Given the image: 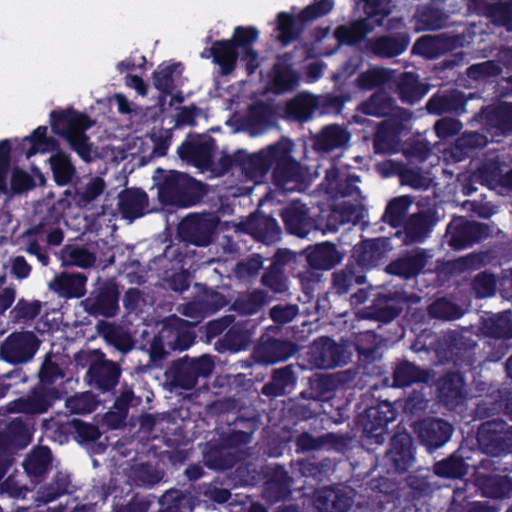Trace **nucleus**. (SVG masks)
I'll list each match as a JSON object with an SVG mask.
<instances>
[{
    "instance_id": "nucleus-25",
    "label": "nucleus",
    "mask_w": 512,
    "mask_h": 512,
    "mask_svg": "<svg viewBox=\"0 0 512 512\" xmlns=\"http://www.w3.org/2000/svg\"><path fill=\"white\" fill-rule=\"evenodd\" d=\"M260 32L255 26H237L234 28L231 42L240 53V61L245 63L248 76L256 72L260 66L259 53L254 43L259 39Z\"/></svg>"
},
{
    "instance_id": "nucleus-2",
    "label": "nucleus",
    "mask_w": 512,
    "mask_h": 512,
    "mask_svg": "<svg viewBox=\"0 0 512 512\" xmlns=\"http://www.w3.org/2000/svg\"><path fill=\"white\" fill-rule=\"evenodd\" d=\"M382 27L385 33L365 41L364 54L380 60H391L404 54L410 46L411 33L403 18L387 17Z\"/></svg>"
},
{
    "instance_id": "nucleus-48",
    "label": "nucleus",
    "mask_w": 512,
    "mask_h": 512,
    "mask_svg": "<svg viewBox=\"0 0 512 512\" xmlns=\"http://www.w3.org/2000/svg\"><path fill=\"white\" fill-rule=\"evenodd\" d=\"M247 231L257 241L270 245L281 238V228L276 219L267 215H257L247 221Z\"/></svg>"
},
{
    "instance_id": "nucleus-4",
    "label": "nucleus",
    "mask_w": 512,
    "mask_h": 512,
    "mask_svg": "<svg viewBox=\"0 0 512 512\" xmlns=\"http://www.w3.org/2000/svg\"><path fill=\"white\" fill-rule=\"evenodd\" d=\"M334 0H314L303 8L297 15L289 12L277 14V40L286 47L301 38L306 25L316 19L328 15L334 8Z\"/></svg>"
},
{
    "instance_id": "nucleus-3",
    "label": "nucleus",
    "mask_w": 512,
    "mask_h": 512,
    "mask_svg": "<svg viewBox=\"0 0 512 512\" xmlns=\"http://www.w3.org/2000/svg\"><path fill=\"white\" fill-rule=\"evenodd\" d=\"M205 185L186 173L170 171L158 184L162 203L187 208L199 203L205 194Z\"/></svg>"
},
{
    "instance_id": "nucleus-21",
    "label": "nucleus",
    "mask_w": 512,
    "mask_h": 512,
    "mask_svg": "<svg viewBox=\"0 0 512 512\" xmlns=\"http://www.w3.org/2000/svg\"><path fill=\"white\" fill-rule=\"evenodd\" d=\"M214 149V138L206 135H188L178 147L177 153L181 160L196 168L207 169L213 163Z\"/></svg>"
},
{
    "instance_id": "nucleus-46",
    "label": "nucleus",
    "mask_w": 512,
    "mask_h": 512,
    "mask_svg": "<svg viewBox=\"0 0 512 512\" xmlns=\"http://www.w3.org/2000/svg\"><path fill=\"white\" fill-rule=\"evenodd\" d=\"M429 372L407 359H396L392 379L393 387L405 388L418 383H427Z\"/></svg>"
},
{
    "instance_id": "nucleus-55",
    "label": "nucleus",
    "mask_w": 512,
    "mask_h": 512,
    "mask_svg": "<svg viewBox=\"0 0 512 512\" xmlns=\"http://www.w3.org/2000/svg\"><path fill=\"white\" fill-rule=\"evenodd\" d=\"M449 347L457 360L463 362L471 370L476 362V341L462 333L453 332L449 335Z\"/></svg>"
},
{
    "instance_id": "nucleus-43",
    "label": "nucleus",
    "mask_w": 512,
    "mask_h": 512,
    "mask_svg": "<svg viewBox=\"0 0 512 512\" xmlns=\"http://www.w3.org/2000/svg\"><path fill=\"white\" fill-rule=\"evenodd\" d=\"M61 214L54 208L49 209L40 221L25 231L27 237L46 234V242L50 246H59L63 242L64 232L60 228Z\"/></svg>"
},
{
    "instance_id": "nucleus-13",
    "label": "nucleus",
    "mask_w": 512,
    "mask_h": 512,
    "mask_svg": "<svg viewBox=\"0 0 512 512\" xmlns=\"http://www.w3.org/2000/svg\"><path fill=\"white\" fill-rule=\"evenodd\" d=\"M364 14V17L336 27L334 38L339 45L354 47L361 43L365 44L367 36L376 28L384 25L386 14H375L368 8H364Z\"/></svg>"
},
{
    "instance_id": "nucleus-5",
    "label": "nucleus",
    "mask_w": 512,
    "mask_h": 512,
    "mask_svg": "<svg viewBox=\"0 0 512 512\" xmlns=\"http://www.w3.org/2000/svg\"><path fill=\"white\" fill-rule=\"evenodd\" d=\"M334 0H314L303 8L297 15L289 12L277 14V40L286 47L301 38L306 25L316 19L328 15L334 8Z\"/></svg>"
},
{
    "instance_id": "nucleus-44",
    "label": "nucleus",
    "mask_w": 512,
    "mask_h": 512,
    "mask_svg": "<svg viewBox=\"0 0 512 512\" xmlns=\"http://www.w3.org/2000/svg\"><path fill=\"white\" fill-rule=\"evenodd\" d=\"M228 303L229 300L224 294L208 289L204 291L200 298L186 304L184 314L192 318L206 317L221 310Z\"/></svg>"
},
{
    "instance_id": "nucleus-58",
    "label": "nucleus",
    "mask_w": 512,
    "mask_h": 512,
    "mask_svg": "<svg viewBox=\"0 0 512 512\" xmlns=\"http://www.w3.org/2000/svg\"><path fill=\"white\" fill-rule=\"evenodd\" d=\"M317 109L318 99L315 96L300 94L287 102L285 113L290 119L305 122L312 118Z\"/></svg>"
},
{
    "instance_id": "nucleus-49",
    "label": "nucleus",
    "mask_w": 512,
    "mask_h": 512,
    "mask_svg": "<svg viewBox=\"0 0 512 512\" xmlns=\"http://www.w3.org/2000/svg\"><path fill=\"white\" fill-rule=\"evenodd\" d=\"M87 276L83 273H62L50 283V288L59 296L81 298L86 293Z\"/></svg>"
},
{
    "instance_id": "nucleus-41",
    "label": "nucleus",
    "mask_w": 512,
    "mask_h": 512,
    "mask_svg": "<svg viewBox=\"0 0 512 512\" xmlns=\"http://www.w3.org/2000/svg\"><path fill=\"white\" fill-rule=\"evenodd\" d=\"M343 259L337 246L329 241L306 248V260L310 267L317 270H330Z\"/></svg>"
},
{
    "instance_id": "nucleus-63",
    "label": "nucleus",
    "mask_w": 512,
    "mask_h": 512,
    "mask_svg": "<svg viewBox=\"0 0 512 512\" xmlns=\"http://www.w3.org/2000/svg\"><path fill=\"white\" fill-rule=\"evenodd\" d=\"M59 428L61 432L73 435L79 443L93 442L101 436L98 426L76 418L63 423Z\"/></svg>"
},
{
    "instance_id": "nucleus-10",
    "label": "nucleus",
    "mask_w": 512,
    "mask_h": 512,
    "mask_svg": "<svg viewBox=\"0 0 512 512\" xmlns=\"http://www.w3.org/2000/svg\"><path fill=\"white\" fill-rule=\"evenodd\" d=\"M214 368L215 363L209 355H201L198 358L186 355L172 362L166 376L172 387L191 390L200 377L210 376Z\"/></svg>"
},
{
    "instance_id": "nucleus-40",
    "label": "nucleus",
    "mask_w": 512,
    "mask_h": 512,
    "mask_svg": "<svg viewBox=\"0 0 512 512\" xmlns=\"http://www.w3.org/2000/svg\"><path fill=\"white\" fill-rule=\"evenodd\" d=\"M148 204V194L140 188L124 189L118 196V210L130 222L144 216Z\"/></svg>"
},
{
    "instance_id": "nucleus-32",
    "label": "nucleus",
    "mask_w": 512,
    "mask_h": 512,
    "mask_svg": "<svg viewBox=\"0 0 512 512\" xmlns=\"http://www.w3.org/2000/svg\"><path fill=\"white\" fill-rule=\"evenodd\" d=\"M296 452L306 453L318 451L323 448L343 451L347 448L349 438L346 435L328 432L320 436H313L309 432H303L296 437Z\"/></svg>"
},
{
    "instance_id": "nucleus-29",
    "label": "nucleus",
    "mask_w": 512,
    "mask_h": 512,
    "mask_svg": "<svg viewBox=\"0 0 512 512\" xmlns=\"http://www.w3.org/2000/svg\"><path fill=\"white\" fill-rule=\"evenodd\" d=\"M434 224L435 221L431 214L418 212L410 215L401 226L403 229L396 231L394 236L403 245L422 243L432 231Z\"/></svg>"
},
{
    "instance_id": "nucleus-28",
    "label": "nucleus",
    "mask_w": 512,
    "mask_h": 512,
    "mask_svg": "<svg viewBox=\"0 0 512 512\" xmlns=\"http://www.w3.org/2000/svg\"><path fill=\"white\" fill-rule=\"evenodd\" d=\"M286 231L300 238L306 237L315 229V222L309 214V208L300 202L293 201L280 213Z\"/></svg>"
},
{
    "instance_id": "nucleus-35",
    "label": "nucleus",
    "mask_w": 512,
    "mask_h": 512,
    "mask_svg": "<svg viewBox=\"0 0 512 512\" xmlns=\"http://www.w3.org/2000/svg\"><path fill=\"white\" fill-rule=\"evenodd\" d=\"M201 56L212 57L213 62L219 66L222 76L230 75L240 59V53L230 39L214 41L210 48L204 49Z\"/></svg>"
},
{
    "instance_id": "nucleus-57",
    "label": "nucleus",
    "mask_w": 512,
    "mask_h": 512,
    "mask_svg": "<svg viewBox=\"0 0 512 512\" xmlns=\"http://www.w3.org/2000/svg\"><path fill=\"white\" fill-rule=\"evenodd\" d=\"M469 465L460 453V450L454 451L447 458L435 462L433 466L434 473L443 478L461 479L468 473Z\"/></svg>"
},
{
    "instance_id": "nucleus-52",
    "label": "nucleus",
    "mask_w": 512,
    "mask_h": 512,
    "mask_svg": "<svg viewBox=\"0 0 512 512\" xmlns=\"http://www.w3.org/2000/svg\"><path fill=\"white\" fill-rule=\"evenodd\" d=\"M476 484L487 498L503 499L512 493V478L507 475L479 474Z\"/></svg>"
},
{
    "instance_id": "nucleus-60",
    "label": "nucleus",
    "mask_w": 512,
    "mask_h": 512,
    "mask_svg": "<svg viewBox=\"0 0 512 512\" xmlns=\"http://www.w3.org/2000/svg\"><path fill=\"white\" fill-rule=\"evenodd\" d=\"M412 202V198L408 195L394 197L388 202L381 220L393 228L401 227Z\"/></svg>"
},
{
    "instance_id": "nucleus-30",
    "label": "nucleus",
    "mask_w": 512,
    "mask_h": 512,
    "mask_svg": "<svg viewBox=\"0 0 512 512\" xmlns=\"http://www.w3.org/2000/svg\"><path fill=\"white\" fill-rule=\"evenodd\" d=\"M439 399L451 410L457 408L466 399V381L463 373L446 372L437 382Z\"/></svg>"
},
{
    "instance_id": "nucleus-12",
    "label": "nucleus",
    "mask_w": 512,
    "mask_h": 512,
    "mask_svg": "<svg viewBox=\"0 0 512 512\" xmlns=\"http://www.w3.org/2000/svg\"><path fill=\"white\" fill-rule=\"evenodd\" d=\"M477 443L481 451L491 456L512 452V426L496 418L481 423L477 430Z\"/></svg>"
},
{
    "instance_id": "nucleus-15",
    "label": "nucleus",
    "mask_w": 512,
    "mask_h": 512,
    "mask_svg": "<svg viewBox=\"0 0 512 512\" xmlns=\"http://www.w3.org/2000/svg\"><path fill=\"white\" fill-rule=\"evenodd\" d=\"M471 122L481 124L492 138L509 136L512 134V102L484 106L472 117Z\"/></svg>"
},
{
    "instance_id": "nucleus-9",
    "label": "nucleus",
    "mask_w": 512,
    "mask_h": 512,
    "mask_svg": "<svg viewBox=\"0 0 512 512\" xmlns=\"http://www.w3.org/2000/svg\"><path fill=\"white\" fill-rule=\"evenodd\" d=\"M120 286L114 278L97 277L81 305L93 317L113 318L119 311Z\"/></svg>"
},
{
    "instance_id": "nucleus-34",
    "label": "nucleus",
    "mask_w": 512,
    "mask_h": 512,
    "mask_svg": "<svg viewBox=\"0 0 512 512\" xmlns=\"http://www.w3.org/2000/svg\"><path fill=\"white\" fill-rule=\"evenodd\" d=\"M352 504L353 499L340 488L327 486L314 492L313 505L319 512H347Z\"/></svg>"
},
{
    "instance_id": "nucleus-53",
    "label": "nucleus",
    "mask_w": 512,
    "mask_h": 512,
    "mask_svg": "<svg viewBox=\"0 0 512 512\" xmlns=\"http://www.w3.org/2000/svg\"><path fill=\"white\" fill-rule=\"evenodd\" d=\"M350 133L338 124L325 126L315 137V148L322 152H331L344 147L350 141Z\"/></svg>"
},
{
    "instance_id": "nucleus-47",
    "label": "nucleus",
    "mask_w": 512,
    "mask_h": 512,
    "mask_svg": "<svg viewBox=\"0 0 512 512\" xmlns=\"http://www.w3.org/2000/svg\"><path fill=\"white\" fill-rule=\"evenodd\" d=\"M293 479L283 466L272 469L270 476L264 484L265 497L275 503L291 497Z\"/></svg>"
},
{
    "instance_id": "nucleus-54",
    "label": "nucleus",
    "mask_w": 512,
    "mask_h": 512,
    "mask_svg": "<svg viewBox=\"0 0 512 512\" xmlns=\"http://www.w3.org/2000/svg\"><path fill=\"white\" fill-rule=\"evenodd\" d=\"M296 380L292 365L275 369L271 375V380L263 385L261 393L271 398L283 396L288 392V389L295 385Z\"/></svg>"
},
{
    "instance_id": "nucleus-27",
    "label": "nucleus",
    "mask_w": 512,
    "mask_h": 512,
    "mask_svg": "<svg viewBox=\"0 0 512 512\" xmlns=\"http://www.w3.org/2000/svg\"><path fill=\"white\" fill-rule=\"evenodd\" d=\"M467 98L458 89L438 90L426 102V110L431 115L451 114L460 116L466 110Z\"/></svg>"
},
{
    "instance_id": "nucleus-18",
    "label": "nucleus",
    "mask_w": 512,
    "mask_h": 512,
    "mask_svg": "<svg viewBox=\"0 0 512 512\" xmlns=\"http://www.w3.org/2000/svg\"><path fill=\"white\" fill-rule=\"evenodd\" d=\"M96 355L98 359L88 368L85 380L101 393L113 392L119 384L122 368L117 362L107 359L104 352Z\"/></svg>"
},
{
    "instance_id": "nucleus-20",
    "label": "nucleus",
    "mask_w": 512,
    "mask_h": 512,
    "mask_svg": "<svg viewBox=\"0 0 512 512\" xmlns=\"http://www.w3.org/2000/svg\"><path fill=\"white\" fill-rule=\"evenodd\" d=\"M419 442L429 453L443 447L449 442L454 426L447 420L437 417L424 418L414 425Z\"/></svg>"
},
{
    "instance_id": "nucleus-16",
    "label": "nucleus",
    "mask_w": 512,
    "mask_h": 512,
    "mask_svg": "<svg viewBox=\"0 0 512 512\" xmlns=\"http://www.w3.org/2000/svg\"><path fill=\"white\" fill-rule=\"evenodd\" d=\"M40 341L32 331L12 332L0 345L1 358L10 364L30 361L39 349Z\"/></svg>"
},
{
    "instance_id": "nucleus-42",
    "label": "nucleus",
    "mask_w": 512,
    "mask_h": 512,
    "mask_svg": "<svg viewBox=\"0 0 512 512\" xmlns=\"http://www.w3.org/2000/svg\"><path fill=\"white\" fill-rule=\"evenodd\" d=\"M240 460L238 451L229 450L219 442H208L203 451L204 465L215 471L232 469Z\"/></svg>"
},
{
    "instance_id": "nucleus-50",
    "label": "nucleus",
    "mask_w": 512,
    "mask_h": 512,
    "mask_svg": "<svg viewBox=\"0 0 512 512\" xmlns=\"http://www.w3.org/2000/svg\"><path fill=\"white\" fill-rule=\"evenodd\" d=\"M48 158V163L52 172L53 180L57 186H66L70 184L76 175L74 166L69 153L63 151L60 147L54 151Z\"/></svg>"
},
{
    "instance_id": "nucleus-31",
    "label": "nucleus",
    "mask_w": 512,
    "mask_h": 512,
    "mask_svg": "<svg viewBox=\"0 0 512 512\" xmlns=\"http://www.w3.org/2000/svg\"><path fill=\"white\" fill-rule=\"evenodd\" d=\"M429 258H431V255H429L425 249L417 248L412 252L392 260L386 270L389 274L409 280L417 277L424 271Z\"/></svg>"
},
{
    "instance_id": "nucleus-64",
    "label": "nucleus",
    "mask_w": 512,
    "mask_h": 512,
    "mask_svg": "<svg viewBox=\"0 0 512 512\" xmlns=\"http://www.w3.org/2000/svg\"><path fill=\"white\" fill-rule=\"evenodd\" d=\"M98 332L103 338L118 351L127 353L132 350L134 343L131 336L123 332L119 327L113 323L101 321L98 324Z\"/></svg>"
},
{
    "instance_id": "nucleus-37",
    "label": "nucleus",
    "mask_w": 512,
    "mask_h": 512,
    "mask_svg": "<svg viewBox=\"0 0 512 512\" xmlns=\"http://www.w3.org/2000/svg\"><path fill=\"white\" fill-rule=\"evenodd\" d=\"M386 254V239L375 238L362 241L353 247L351 260L364 273L367 269L378 265Z\"/></svg>"
},
{
    "instance_id": "nucleus-22",
    "label": "nucleus",
    "mask_w": 512,
    "mask_h": 512,
    "mask_svg": "<svg viewBox=\"0 0 512 512\" xmlns=\"http://www.w3.org/2000/svg\"><path fill=\"white\" fill-rule=\"evenodd\" d=\"M486 225L457 219L450 222L446 229V242L453 250H463L472 247L487 236Z\"/></svg>"
},
{
    "instance_id": "nucleus-6",
    "label": "nucleus",
    "mask_w": 512,
    "mask_h": 512,
    "mask_svg": "<svg viewBox=\"0 0 512 512\" xmlns=\"http://www.w3.org/2000/svg\"><path fill=\"white\" fill-rule=\"evenodd\" d=\"M397 417V410L389 401H379L365 409L357 417V424L362 426V442L367 450H374L386 441L387 426Z\"/></svg>"
},
{
    "instance_id": "nucleus-14",
    "label": "nucleus",
    "mask_w": 512,
    "mask_h": 512,
    "mask_svg": "<svg viewBox=\"0 0 512 512\" xmlns=\"http://www.w3.org/2000/svg\"><path fill=\"white\" fill-rule=\"evenodd\" d=\"M308 361L316 369H333L344 366L349 361L345 347L329 336L313 340L307 353Z\"/></svg>"
},
{
    "instance_id": "nucleus-17",
    "label": "nucleus",
    "mask_w": 512,
    "mask_h": 512,
    "mask_svg": "<svg viewBox=\"0 0 512 512\" xmlns=\"http://www.w3.org/2000/svg\"><path fill=\"white\" fill-rule=\"evenodd\" d=\"M406 299L398 291H379L373 295L371 304L363 310V317L380 323H390L403 311Z\"/></svg>"
},
{
    "instance_id": "nucleus-7",
    "label": "nucleus",
    "mask_w": 512,
    "mask_h": 512,
    "mask_svg": "<svg viewBox=\"0 0 512 512\" xmlns=\"http://www.w3.org/2000/svg\"><path fill=\"white\" fill-rule=\"evenodd\" d=\"M280 326H269L259 338L252 351V358L259 364H276L293 357L299 346L282 335Z\"/></svg>"
},
{
    "instance_id": "nucleus-19",
    "label": "nucleus",
    "mask_w": 512,
    "mask_h": 512,
    "mask_svg": "<svg viewBox=\"0 0 512 512\" xmlns=\"http://www.w3.org/2000/svg\"><path fill=\"white\" fill-rule=\"evenodd\" d=\"M62 398V392L58 388L37 384L26 397L15 399L12 402L11 410L26 415L43 414L53 406L55 401Z\"/></svg>"
},
{
    "instance_id": "nucleus-45",
    "label": "nucleus",
    "mask_w": 512,
    "mask_h": 512,
    "mask_svg": "<svg viewBox=\"0 0 512 512\" xmlns=\"http://www.w3.org/2000/svg\"><path fill=\"white\" fill-rule=\"evenodd\" d=\"M489 143L487 135L478 131H464L450 146L449 154L455 162L471 157Z\"/></svg>"
},
{
    "instance_id": "nucleus-33",
    "label": "nucleus",
    "mask_w": 512,
    "mask_h": 512,
    "mask_svg": "<svg viewBox=\"0 0 512 512\" xmlns=\"http://www.w3.org/2000/svg\"><path fill=\"white\" fill-rule=\"evenodd\" d=\"M257 326L251 319L234 323L219 340L221 348L231 352L246 350L252 343Z\"/></svg>"
},
{
    "instance_id": "nucleus-24",
    "label": "nucleus",
    "mask_w": 512,
    "mask_h": 512,
    "mask_svg": "<svg viewBox=\"0 0 512 512\" xmlns=\"http://www.w3.org/2000/svg\"><path fill=\"white\" fill-rule=\"evenodd\" d=\"M219 219L213 214H191L181 223L184 238L196 246H207L213 241Z\"/></svg>"
},
{
    "instance_id": "nucleus-56",
    "label": "nucleus",
    "mask_w": 512,
    "mask_h": 512,
    "mask_svg": "<svg viewBox=\"0 0 512 512\" xmlns=\"http://www.w3.org/2000/svg\"><path fill=\"white\" fill-rule=\"evenodd\" d=\"M183 70L184 66L181 62L160 64L152 74L154 87L161 93L172 95L176 88L175 76L181 75Z\"/></svg>"
},
{
    "instance_id": "nucleus-11",
    "label": "nucleus",
    "mask_w": 512,
    "mask_h": 512,
    "mask_svg": "<svg viewBox=\"0 0 512 512\" xmlns=\"http://www.w3.org/2000/svg\"><path fill=\"white\" fill-rule=\"evenodd\" d=\"M416 461L413 437L406 430L397 431L390 438L389 447L381 458L387 474H402L409 471Z\"/></svg>"
},
{
    "instance_id": "nucleus-23",
    "label": "nucleus",
    "mask_w": 512,
    "mask_h": 512,
    "mask_svg": "<svg viewBox=\"0 0 512 512\" xmlns=\"http://www.w3.org/2000/svg\"><path fill=\"white\" fill-rule=\"evenodd\" d=\"M276 149V142L249 154L245 150H237L230 158V164L240 167L250 178H262L272 168V159Z\"/></svg>"
},
{
    "instance_id": "nucleus-8",
    "label": "nucleus",
    "mask_w": 512,
    "mask_h": 512,
    "mask_svg": "<svg viewBox=\"0 0 512 512\" xmlns=\"http://www.w3.org/2000/svg\"><path fill=\"white\" fill-rule=\"evenodd\" d=\"M292 151L291 141H277L272 159V183L276 189L285 192L294 191L303 180L301 165L292 156Z\"/></svg>"
},
{
    "instance_id": "nucleus-38",
    "label": "nucleus",
    "mask_w": 512,
    "mask_h": 512,
    "mask_svg": "<svg viewBox=\"0 0 512 512\" xmlns=\"http://www.w3.org/2000/svg\"><path fill=\"white\" fill-rule=\"evenodd\" d=\"M395 92L402 103L416 104L429 91L430 85L423 83L420 76L415 72H402L395 79Z\"/></svg>"
},
{
    "instance_id": "nucleus-26",
    "label": "nucleus",
    "mask_w": 512,
    "mask_h": 512,
    "mask_svg": "<svg viewBox=\"0 0 512 512\" xmlns=\"http://www.w3.org/2000/svg\"><path fill=\"white\" fill-rule=\"evenodd\" d=\"M54 456L52 450L45 445H35L25 455L22 467L31 483L37 485L46 480L53 470Z\"/></svg>"
},
{
    "instance_id": "nucleus-61",
    "label": "nucleus",
    "mask_w": 512,
    "mask_h": 512,
    "mask_svg": "<svg viewBox=\"0 0 512 512\" xmlns=\"http://www.w3.org/2000/svg\"><path fill=\"white\" fill-rule=\"evenodd\" d=\"M275 109L264 101H258L249 106L246 116V123L249 127L262 130L274 124Z\"/></svg>"
},
{
    "instance_id": "nucleus-39",
    "label": "nucleus",
    "mask_w": 512,
    "mask_h": 512,
    "mask_svg": "<svg viewBox=\"0 0 512 512\" xmlns=\"http://www.w3.org/2000/svg\"><path fill=\"white\" fill-rule=\"evenodd\" d=\"M293 52H285L278 56L277 62L272 68V86L276 93L294 90L299 82V75L290 63Z\"/></svg>"
},
{
    "instance_id": "nucleus-51",
    "label": "nucleus",
    "mask_w": 512,
    "mask_h": 512,
    "mask_svg": "<svg viewBox=\"0 0 512 512\" xmlns=\"http://www.w3.org/2000/svg\"><path fill=\"white\" fill-rule=\"evenodd\" d=\"M365 282L366 275L363 269H359L352 260H349L343 269L335 271L332 275L333 289L338 295L348 294L355 286Z\"/></svg>"
},
{
    "instance_id": "nucleus-1",
    "label": "nucleus",
    "mask_w": 512,
    "mask_h": 512,
    "mask_svg": "<svg viewBox=\"0 0 512 512\" xmlns=\"http://www.w3.org/2000/svg\"><path fill=\"white\" fill-rule=\"evenodd\" d=\"M95 121L86 113L79 112L72 107L61 110H52L50 125L54 134L63 138L70 148L86 163L94 159L93 143L90 142L86 131Z\"/></svg>"
},
{
    "instance_id": "nucleus-62",
    "label": "nucleus",
    "mask_w": 512,
    "mask_h": 512,
    "mask_svg": "<svg viewBox=\"0 0 512 512\" xmlns=\"http://www.w3.org/2000/svg\"><path fill=\"white\" fill-rule=\"evenodd\" d=\"M505 173H503V164L498 160H489L483 163L474 172V178L478 183L488 188L494 189L503 186Z\"/></svg>"
},
{
    "instance_id": "nucleus-36",
    "label": "nucleus",
    "mask_w": 512,
    "mask_h": 512,
    "mask_svg": "<svg viewBox=\"0 0 512 512\" xmlns=\"http://www.w3.org/2000/svg\"><path fill=\"white\" fill-rule=\"evenodd\" d=\"M231 424L235 426V429L222 435L220 442L229 450L237 451L239 447L251 442L252 434L257 428L258 419L255 416L244 417L241 410H239L238 414L231 421Z\"/></svg>"
},
{
    "instance_id": "nucleus-59",
    "label": "nucleus",
    "mask_w": 512,
    "mask_h": 512,
    "mask_svg": "<svg viewBox=\"0 0 512 512\" xmlns=\"http://www.w3.org/2000/svg\"><path fill=\"white\" fill-rule=\"evenodd\" d=\"M268 302L265 290L255 289L246 294H240L232 303L231 309L239 315L256 314Z\"/></svg>"
}]
</instances>
